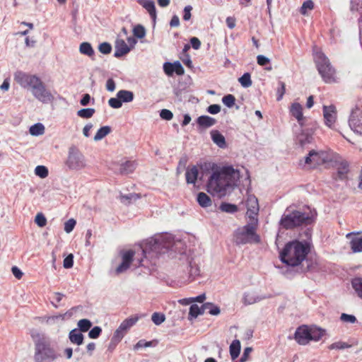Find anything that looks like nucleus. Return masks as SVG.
<instances>
[{
  "mask_svg": "<svg viewBox=\"0 0 362 362\" xmlns=\"http://www.w3.org/2000/svg\"><path fill=\"white\" fill-rule=\"evenodd\" d=\"M211 173L208 177L206 189L213 196L223 197L233 189L239 178V171L232 165L220 166L214 163H209Z\"/></svg>",
  "mask_w": 362,
  "mask_h": 362,
  "instance_id": "nucleus-1",
  "label": "nucleus"
},
{
  "mask_svg": "<svg viewBox=\"0 0 362 362\" xmlns=\"http://www.w3.org/2000/svg\"><path fill=\"white\" fill-rule=\"evenodd\" d=\"M305 236L309 240L300 241L295 240L287 243L280 252L281 261L291 268H288L286 275L291 276L292 270L294 267L300 265L306 258L311 250V230L307 228L305 231Z\"/></svg>",
  "mask_w": 362,
  "mask_h": 362,
  "instance_id": "nucleus-2",
  "label": "nucleus"
},
{
  "mask_svg": "<svg viewBox=\"0 0 362 362\" xmlns=\"http://www.w3.org/2000/svg\"><path fill=\"white\" fill-rule=\"evenodd\" d=\"M15 81L23 88H29L35 98L42 103H49L54 100L51 92L46 88L45 84L36 75L23 71H17Z\"/></svg>",
  "mask_w": 362,
  "mask_h": 362,
  "instance_id": "nucleus-3",
  "label": "nucleus"
},
{
  "mask_svg": "<svg viewBox=\"0 0 362 362\" xmlns=\"http://www.w3.org/2000/svg\"><path fill=\"white\" fill-rule=\"evenodd\" d=\"M31 337L35 344V362H53L59 355L52 346L49 337L37 332L31 333Z\"/></svg>",
  "mask_w": 362,
  "mask_h": 362,
  "instance_id": "nucleus-4",
  "label": "nucleus"
},
{
  "mask_svg": "<svg viewBox=\"0 0 362 362\" xmlns=\"http://www.w3.org/2000/svg\"><path fill=\"white\" fill-rule=\"evenodd\" d=\"M173 238L169 235H160L148 240L142 248L145 258H158L159 255L173 250Z\"/></svg>",
  "mask_w": 362,
  "mask_h": 362,
  "instance_id": "nucleus-5",
  "label": "nucleus"
},
{
  "mask_svg": "<svg viewBox=\"0 0 362 362\" xmlns=\"http://www.w3.org/2000/svg\"><path fill=\"white\" fill-rule=\"evenodd\" d=\"M316 214L312 212H303L298 210L291 211L286 209L280 220V225L282 228L290 230L298 226H307L311 225L315 219Z\"/></svg>",
  "mask_w": 362,
  "mask_h": 362,
  "instance_id": "nucleus-6",
  "label": "nucleus"
},
{
  "mask_svg": "<svg viewBox=\"0 0 362 362\" xmlns=\"http://www.w3.org/2000/svg\"><path fill=\"white\" fill-rule=\"evenodd\" d=\"M257 223L251 221L244 226L237 228L233 234L234 243L237 245L259 243L260 238L256 233Z\"/></svg>",
  "mask_w": 362,
  "mask_h": 362,
  "instance_id": "nucleus-7",
  "label": "nucleus"
},
{
  "mask_svg": "<svg viewBox=\"0 0 362 362\" xmlns=\"http://www.w3.org/2000/svg\"><path fill=\"white\" fill-rule=\"evenodd\" d=\"M315 62L317 71L325 83H332L334 81V69L332 66L329 59L322 52H317Z\"/></svg>",
  "mask_w": 362,
  "mask_h": 362,
  "instance_id": "nucleus-8",
  "label": "nucleus"
},
{
  "mask_svg": "<svg viewBox=\"0 0 362 362\" xmlns=\"http://www.w3.org/2000/svg\"><path fill=\"white\" fill-rule=\"evenodd\" d=\"M65 165L69 170H79L86 167L85 157L75 146L69 147Z\"/></svg>",
  "mask_w": 362,
  "mask_h": 362,
  "instance_id": "nucleus-9",
  "label": "nucleus"
},
{
  "mask_svg": "<svg viewBox=\"0 0 362 362\" xmlns=\"http://www.w3.org/2000/svg\"><path fill=\"white\" fill-rule=\"evenodd\" d=\"M332 160L330 151L311 150L305 157V164L310 165L313 168L329 163Z\"/></svg>",
  "mask_w": 362,
  "mask_h": 362,
  "instance_id": "nucleus-10",
  "label": "nucleus"
},
{
  "mask_svg": "<svg viewBox=\"0 0 362 362\" xmlns=\"http://www.w3.org/2000/svg\"><path fill=\"white\" fill-rule=\"evenodd\" d=\"M139 320V317L136 316H131L127 319H125L119 325L118 328L115 331L112 338H111V344H114V346H117V344L121 341L127 332L134 326L137 321Z\"/></svg>",
  "mask_w": 362,
  "mask_h": 362,
  "instance_id": "nucleus-11",
  "label": "nucleus"
},
{
  "mask_svg": "<svg viewBox=\"0 0 362 362\" xmlns=\"http://www.w3.org/2000/svg\"><path fill=\"white\" fill-rule=\"evenodd\" d=\"M134 252L132 250H129L122 252V262L116 268V274H119L126 272L130 267L131 263L134 261ZM137 262L136 266H143V259H134Z\"/></svg>",
  "mask_w": 362,
  "mask_h": 362,
  "instance_id": "nucleus-12",
  "label": "nucleus"
},
{
  "mask_svg": "<svg viewBox=\"0 0 362 362\" xmlns=\"http://www.w3.org/2000/svg\"><path fill=\"white\" fill-rule=\"evenodd\" d=\"M247 215L253 222L257 223V215L259 212L258 200L254 195H249L246 201Z\"/></svg>",
  "mask_w": 362,
  "mask_h": 362,
  "instance_id": "nucleus-13",
  "label": "nucleus"
},
{
  "mask_svg": "<svg viewBox=\"0 0 362 362\" xmlns=\"http://www.w3.org/2000/svg\"><path fill=\"white\" fill-rule=\"evenodd\" d=\"M310 327L307 325L299 326L294 334V339L300 345H306L310 341Z\"/></svg>",
  "mask_w": 362,
  "mask_h": 362,
  "instance_id": "nucleus-14",
  "label": "nucleus"
},
{
  "mask_svg": "<svg viewBox=\"0 0 362 362\" xmlns=\"http://www.w3.org/2000/svg\"><path fill=\"white\" fill-rule=\"evenodd\" d=\"M163 71L166 75L171 76L175 73L177 76H182L185 73V69L179 61L171 62H165L163 64Z\"/></svg>",
  "mask_w": 362,
  "mask_h": 362,
  "instance_id": "nucleus-15",
  "label": "nucleus"
},
{
  "mask_svg": "<svg viewBox=\"0 0 362 362\" xmlns=\"http://www.w3.org/2000/svg\"><path fill=\"white\" fill-rule=\"evenodd\" d=\"M323 116L325 124L332 127L334 124L337 118L336 107L334 105L323 106Z\"/></svg>",
  "mask_w": 362,
  "mask_h": 362,
  "instance_id": "nucleus-16",
  "label": "nucleus"
},
{
  "mask_svg": "<svg viewBox=\"0 0 362 362\" xmlns=\"http://www.w3.org/2000/svg\"><path fill=\"white\" fill-rule=\"evenodd\" d=\"M137 2L141 5L149 13L153 25L156 24L157 13L155 3L153 0H137Z\"/></svg>",
  "mask_w": 362,
  "mask_h": 362,
  "instance_id": "nucleus-17",
  "label": "nucleus"
},
{
  "mask_svg": "<svg viewBox=\"0 0 362 362\" xmlns=\"http://www.w3.org/2000/svg\"><path fill=\"white\" fill-rule=\"evenodd\" d=\"M131 50L124 40H117L115 46L114 57L116 58L122 57V56L128 54Z\"/></svg>",
  "mask_w": 362,
  "mask_h": 362,
  "instance_id": "nucleus-18",
  "label": "nucleus"
},
{
  "mask_svg": "<svg viewBox=\"0 0 362 362\" xmlns=\"http://www.w3.org/2000/svg\"><path fill=\"white\" fill-rule=\"evenodd\" d=\"M296 140L301 147H304L305 145L312 143L313 141L312 131L309 129H302L301 133L297 136Z\"/></svg>",
  "mask_w": 362,
  "mask_h": 362,
  "instance_id": "nucleus-19",
  "label": "nucleus"
},
{
  "mask_svg": "<svg viewBox=\"0 0 362 362\" xmlns=\"http://www.w3.org/2000/svg\"><path fill=\"white\" fill-rule=\"evenodd\" d=\"M349 172V164L346 160H341L337 163V179L346 180Z\"/></svg>",
  "mask_w": 362,
  "mask_h": 362,
  "instance_id": "nucleus-20",
  "label": "nucleus"
},
{
  "mask_svg": "<svg viewBox=\"0 0 362 362\" xmlns=\"http://www.w3.org/2000/svg\"><path fill=\"white\" fill-rule=\"evenodd\" d=\"M199 175V170L196 165L188 166L185 172V179L187 184H195Z\"/></svg>",
  "mask_w": 362,
  "mask_h": 362,
  "instance_id": "nucleus-21",
  "label": "nucleus"
},
{
  "mask_svg": "<svg viewBox=\"0 0 362 362\" xmlns=\"http://www.w3.org/2000/svg\"><path fill=\"white\" fill-rule=\"evenodd\" d=\"M269 297V296H256L254 293L246 292L244 293L243 301L245 305H252Z\"/></svg>",
  "mask_w": 362,
  "mask_h": 362,
  "instance_id": "nucleus-22",
  "label": "nucleus"
},
{
  "mask_svg": "<svg viewBox=\"0 0 362 362\" xmlns=\"http://www.w3.org/2000/svg\"><path fill=\"white\" fill-rule=\"evenodd\" d=\"M136 165L137 164L135 161L127 160L121 163L119 168V173L122 175L132 173L135 170Z\"/></svg>",
  "mask_w": 362,
  "mask_h": 362,
  "instance_id": "nucleus-23",
  "label": "nucleus"
},
{
  "mask_svg": "<svg viewBox=\"0 0 362 362\" xmlns=\"http://www.w3.org/2000/svg\"><path fill=\"white\" fill-rule=\"evenodd\" d=\"M197 123L200 128L206 129L214 126L216 120L208 115H202L197 119Z\"/></svg>",
  "mask_w": 362,
  "mask_h": 362,
  "instance_id": "nucleus-24",
  "label": "nucleus"
},
{
  "mask_svg": "<svg viewBox=\"0 0 362 362\" xmlns=\"http://www.w3.org/2000/svg\"><path fill=\"white\" fill-rule=\"evenodd\" d=\"M211 139L219 148H226V141L224 136L218 130H212L211 132Z\"/></svg>",
  "mask_w": 362,
  "mask_h": 362,
  "instance_id": "nucleus-25",
  "label": "nucleus"
},
{
  "mask_svg": "<svg viewBox=\"0 0 362 362\" xmlns=\"http://www.w3.org/2000/svg\"><path fill=\"white\" fill-rule=\"evenodd\" d=\"M69 339L71 343L81 345L83 343V335L77 329H72L69 334Z\"/></svg>",
  "mask_w": 362,
  "mask_h": 362,
  "instance_id": "nucleus-26",
  "label": "nucleus"
},
{
  "mask_svg": "<svg viewBox=\"0 0 362 362\" xmlns=\"http://www.w3.org/2000/svg\"><path fill=\"white\" fill-rule=\"evenodd\" d=\"M197 202L202 208H207L212 204L211 199L204 192H199L197 195Z\"/></svg>",
  "mask_w": 362,
  "mask_h": 362,
  "instance_id": "nucleus-27",
  "label": "nucleus"
},
{
  "mask_svg": "<svg viewBox=\"0 0 362 362\" xmlns=\"http://www.w3.org/2000/svg\"><path fill=\"white\" fill-rule=\"evenodd\" d=\"M240 349V341L238 339L233 340L229 347L230 357L233 361L235 360L239 356Z\"/></svg>",
  "mask_w": 362,
  "mask_h": 362,
  "instance_id": "nucleus-28",
  "label": "nucleus"
},
{
  "mask_svg": "<svg viewBox=\"0 0 362 362\" xmlns=\"http://www.w3.org/2000/svg\"><path fill=\"white\" fill-rule=\"evenodd\" d=\"M290 113L297 121H300L303 116L302 105L298 103H293L290 107Z\"/></svg>",
  "mask_w": 362,
  "mask_h": 362,
  "instance_id": "nucleus-29",
  "label": "nucleus"
},
{
  "mask_svg": "<svg viewBox=\"0 0 362 362\" xmlns=\"http://www.w3.org/2000/svg\"><path fill=\"white\" fill-rule=\"evenodd\" d=\"M350 247L353 252H362V235L354 236L350 241Z\"/></svg>",
  "mask_w": 362,
  "mask_h": 362,
  "instance_id": "nucleus-30",
  "label": "nucleus"
},
{
  "mask_svg": "<svg viewBox=\"0 0 362 362\" xmlns=\"http://www.w3.org/2000/svg\"><path fill=\"white\" fill-rule=\"evenodd\" d=\"M117 96L119 98L122 104L123 103L132 102L134 97L133 92L127 90H119L117 93Z\"/></svg>",
  "mask_w": 362,
  "mask_h": 362,
  "instance_id": "nucleus-31",
  "label": "nucleus"
},
{
  "mask_svg": "<svg viewBox=\"0 0 362 362\" xmlns=\"http://www.w3.org/2000/svg\"><path fill=\"white\" fill-rule=\"evenodd\" d=\"M310 341H318L325 335V330L317 327H310Z\"/></svg>",
  "mask_w": 362,
  "mask_h": 362,
  "instance_id": "nucleus-32",
  "label": "nucleus"
},
{
  "mask_svg": "<svg viewBox=\"0 0 362 362\" xmlns=\"http://www.w3.org/2000/svg\"><path fill=\"white\" fill-rule=\"evenodd\" d=\"M79 52L84 55L91 57L94 55V49L90 43L84 42H82L79 46Z\"/></svg>",
  "mask_w": 362,
  "mask_h": 362,
  "instance_id": "nucleus-33",
  "label": "nucleus"
},
{
  "mask_svg": "<svg viewBox=\"0 0 362 362\" xmlns=\"http://www.w3.org/2000/svg\"><path fill=\"white\" fill-rule=\"evenodd\" d=\"M351 286L356 295L362 299V277H355L351 280Z\"/></svg>",
  "mask_w": 362,
  "mask_h": 362,
  "instance_id": "nucleus-34",
  "label": "nucleus"
},
{
  "mask_svg": "<svg viewBox=\"0 0 362 362\" xmlns=\"http://www.w3.org/2000/svg\"><path fill=\"white\" fill-rule=\"evenodd\" d=\"M349 124L351 129L358 131L357 128L360 127L361 119L358 118L356 112H351L349 119Z\"/></svg>",
  "mask_w": 362,
  "mask_h": 362,
  "instance_id": "nucleus-35",
  "label": "nucleus"
},
{
  "mask_svg": "<svg viewBox=\"0 0 362 362\" xmlns=\"http://www.w3.org/2000/svg\"><path fill=\"white\" fill-rule=\"evenodd\" d=\"M112 131V129L110 126H103L100 127L96 132L94 136V141H98L103 139L107 134H109Z\"/></svg>",
  "mask_w": 362,
  "mask_h": 362,
  "instance_id": "nucleus-36",
  "label": "nucleus"
},
{
  "mask_svg": "<svg viewBox=\"0 0 362 362\" xmlns=\"http://www.w3.org/2000/svg\"><path fill=\"white\" fill-rule=\"evenodd\" d=\"M140 198V194L136 193H129L128 194H122L119 195V200L124 204H129L132 200H136Z\"/></svg>",
  "mask_w": 362,
  "mask_h": 362,
  "instance_id": "nucleus-37",
  "label": "nucleus"
},
{
  "mask_svg": "<svg viewBox=\"0 0 362 362\" xmlns=\"http://www.w3.org/2000/svg\"><path fill=\"white\" fill-rule=\"evenodd\" d=\"M29 132L32 136H40L45 133V127L42 123H36L30 127Z\"/></svg>",
  "mask_w": 362,
  "mask_h": 362,
  "instance_id": "nucleus-38",
  "label": "nucleus"
},
{
  "mask_svg": "<svg viewBox=\"0 0 362 362\" xmlns=\"http://www.w3.org/2000/svg\"><path fill=\"white\" fill-rule=\"evenodd\" d=\"M219 209L221 211L229 214H233L238 211V209L235 204L227 202H222L219 206Z\"/></svg>",
  "mask_w": 362,
  "mask_h": 362,
  "instance_id": "nucleus-39",
  "label": "nucleus"
},
{
  "mask_svg": "<svg viewBox=\"0 0 362 362\" xmlns=\"http://www.w3.org/2000/svg\"><path fill=\"white\" fill-rule=\"evenodd\" d=\"M95 110L94 108H83L77 112V115L83 119H89L93 117Z\"/></svg>",
  "mask_w": 362,
  "mask_h": 362,
  "instance_id": "nucleus-40",
  "label": "nucleus"
},
{
  "mask_svg": "<svg viewBox=\"0 0 362 362\" xmlns=\"http://www.w3.org/2000/svg\"><path fill=\"white\" fill-rule=\"evenodd\" d=\"M238 81L243 88H248L252 86V80L250 74L248 72L244 73L241 77L238 78Z\"/></svg>",
  "mask_w": 362,
  "mask_h": 362,
  "instance_id": "nucleus-41",
  "label": "nucleus"
},
{
  "mask_svg": "<svg viewBox=\"0 0 362 362\" xmlns=\"http://www.w3.org/2000/svg\"><path fill=\"white\" fill-rule=\"evenodd\" d=\"M202 315V312L200 311L199 306L197 304H192L189 307V317L188 319L192 320L193 319L197 318L199 315Z\"/></svg>",
  "mask_w": 362,
  "mask_h": 362,
  "instance_id": "nucleus-42",
  "label": "nucleus"
},
{
  "mask_svg": "<svg viewBox=\"0 0 362 362\" xmlns=\"http://www.w3.org/2000/svg\"><path fill=\"white\" fill-rule=\"evenodd\" d=\"M133 34L136 37L141 39L146 36V31L142 25L138 24L134 27Z\"/></svg>",
  "mask_w": 362,
  "mask_h": 362,
  "instance_id": "nucleus-43",
  "label": "nucleus"
},
{
  "mask_svg": "<svg viewBox=\"0 0 362 362\" xmlns=\"http://www.w3.org/2000/svg\"><path fill=\"white\" fill-rule=\"evenodd\" d=\"M78 327L80 332H87L92 327V322L88 319H82L78 322Z\"/></svg>",
  "mask_w": 362,
  "mask_h": 362,
  "instance_id": "nucleus-44",
  "label": "nucleus"
},
{
  "mask_svg": "<svg viewBox=\"0 0 362 362\" xmlns=\"http://www.w3.org/2000/svg\"><path fill=\"white\" fill-rule=\"evenodd\" d=\"M151 320L156 325H160L165 320V316L163 313L156 312L153 313Z\"/></svg>",
  "mask_w": 362,
  "mask_h": 362,
  "instance_id": "nucleus-45",
  "label": "nucleus"
},
{
  "mask_svg": "<svg viewBox=\"0 0 362 362\" xmlns=\"http://www.w3.org/2000/svg\"><path fill=\"white\" fill-rule=\"evenodd\" d=\"M222 103L227 107H232L235 103V98L232 94H228L222 98Z\"/></svg>",
  "mask_w": 362,
  "mask_h": 362,
  "instance_id": "nucleus-46",
  "label": "nucleus"
},
{
  "mask_svg": "<svg viewBox=\"0 0 362 362\" xmlns=\"http://www.w3.org/2000/svg\"><path fill=\"white\" fill-rule=\"evenodd\" d=\"M35 173L41 178H45L48 176L49 171L47 167L44 165H37L35 169Z\"/></svg>",
  "mask_w": 362,
  "mask_h": 362,
  "instance_id": "nucleus-47",
  "label": "nucleus"
},
{
  "mask_svg": "<svg viewBox=\"0 0 362 362\" xmlns=\"http://www.w3.org/2000/svg\"><path fill=\"white\" fill-rule=\"evenodd\" d=\"M205 307L208 308L207 313L211 315H217L221 312L220 308L212 303H206Z\"/></svg>",
  "mask_w": 362,
  "mask_h": 362,
  "instance_id": "nucleus-48",
  "label": "nucleus"
},
{
  "mask_svg": "<svg viewBox=\"0 0 362 362\" xmlns=\"http://www.w3.org/2000/svg\"><path fill=\"white\" fill-rule=\"evenodd\" d=\"M286 92V85L283 81H279V88L276 90V100L280 101L282 100L283 96Z\"/></svg>",
  "mask_w": 362,
  "mask_h": 362,
  "instance_id": "nucleus-49",
  "label": "nucleus"
},
{
  "mask_svg": "<svg viewBox=\"0 0 362 362\" xmlns=\"http://www.w3.org/2000/svg\"><path fill=\"white\" fill-rule=\"evenodd\" d=\"M351 10L362 14V0H351Z\"/></svg>",
  "mask_w": 362,
  "mask_h": 362,
  "instance_id": "nucleus-50",
  "label": "nucleus"
},
{
  "mask_svg": "<svg viewBox=\"0 0 362 362\" xmlns=\"http://www.w3.org/2000/svg\"><path fill=\"white\" fill-rule=\"evenodd\" d=\"M99 51L103 54H108L112 51V46L109 42H103L98 46Z\"/></svg>",
  "mask_w": 362,
  "mask_h": 362,
  "instance_id": "nucleus-51",
  "label": "nucleus"
},
{
  "mask_svg": "<svg viewBox=\"0 0 362 362\" xmlns=\"http://www.w3.org/2000/svg\"><path fill=\"white\" fill-rule=\"evenodd\" d=\"M35 222L39 227H44L47 224V219L45 215L42 213H38L35 218Z\"/></svg>",
  "mask_w": 362,
  "mask_h": 362,
  "instance_id": "nucleus-52",
  "label": "nucleus"
},
{
  "mask_svg": "<svg viewBox=\"0 0 362 362\" xmlns=\"http://www.w3.org/2000/svg\"><path fill=\"white\" fill-rule=\"evenodd\" d=\"M102 333V329L99 326H95L88 332V337L90 339H97Z\"/></svg>",
  "mask_w": 362,
  "mask_h": 362,
  "instance_id": "nucleus-53",
  "label": "nucleus"
},
{
  "mask_svg": "<svg viewBox=\"0 0 362 362\" xmlns=\"http://www.w3.org/2000/svg\"><path fill=\"white\" fill-rule=\"evenodd\" d=\"M340 320L344 322L354 324L357 322L356 317L354 315L342 313L340 316Z\"/></svg>",
  "mask_w": 362,
  "mask_h": 362,
  "instance_id": "nucleus-54",
  "label": "nucleus"
},
{
  "mask_svg": "<svg viewBox=\"0 0 362 362\" xmlns=\"http://www.w3.org/2000/svg\"><path fill=\"white\" fill-rule=\"evenodd\" d=\"M314 7V4L311 0H307L303 2L302 6L300 7V12L303 15H305L307 13V10H311Z\"/></svg>",
  "mask_w": 362,
  "mask_h": 362,
  "instance_id": "nucleus-55",
  "label": "nucleus"
},
{
  "mask_svg": "<svg viewBox=\"0 0 362 362\" xmlns=\"http://www.w3.org/2000/svg\"><path fill=\"white\" fill-rule=\"evenodd\" d=\"M351 346L346 342L337 341L334 342L329 346V349H344L349 348Z\"/></svg>",
  "mask_w": 362,
  "mask_h": 362,
  "instance_id": "nucleus-56",
  "label": "nucleus"
},
{
  "mask_svg": "<svg viewBox=\"0 0 362 362\" xmlns=\"http://www.w3.org/2000/svg\"><path fill=\"white\" fill-rule=\"evenodd\" d=\"M153 341H146L145 339H140L134 346V349L138 350L141 348H146L153 346Z\"/></svg>",
  "mask_w": 362,
  "mask_h": 362,
  "instance_id": "nucleus-57",
  "label": "nucleus"
},
{
  "mask_svg": "<svg viewBox=\"0 0 362 362\" xmlns=\"http://www.w3.org/2000/svg\"><path fill=\"white\" fill-rule=\"evenodd\" d=\"M76 221L74 218H70L64 223V230L66 233H71L75 226H76Z\"/></svg>",
  "mask_w": 362,
  "mask_h": 362,
  "instance_id": "nucleus-58",
  "label": "nucleus"
},
{
  "mask_svg": "<svg viewBox=\"0 0 362 362\" xmlns=\"http://www.w3.org/2000/svg\"><path fill=\"white\" fill-rule=\"evenodd\" d=\"M74 265V255L72 254L68 255L63 261V266L65 269H70Z\"/></svg>",
  "mask_w": 362,
  "mask_h": 362,
  "instance_id": "nucleus-59",
  "label": "nucleus"
},
{
  "mask_svg": "<svg viewBox=\"0 0 362 362\" xmlns=\"http://www.w3.org/2000/svg\"><path fill=\"white\" fill-rule=\"evenodd\" d=\"M109 105L115 109L120 108L122 105L119 98L117 96L116 98H111L108 100Z\"/></svg>",
  "mask_w": 362,
  "mask_h": 362,
  "instance_id": "nucleus-60",
  "label": "nucleus"
},
{
  "mask_svg": "<svg viewBox=\"0 0 362 362\" xmlns=\"http://www.w3.org/2000/svg\"><path fill=\"white\" fill-rule=\"evenodd\" d=\"M160 117L165 120H170L173 117V112L167 109H163L160 112Z\"/></svg>",
  "mask_w": 362,
  "mask_h": 362,
  "instance_id": "nucleus-61",
  "label": "nucleus"
},
{
  "mask_svg": "<svg viewBox=\"0 0 362 362\" xmlns=\"http://www.w3.org/2000/svg\"><path fill=\"white\" fill-rule=\"evenodd\" d=\"M192 10V6L190 5L186 6L184 8V10H183V13H183V20L184 21H188L190 20L191 16H192V14H191Z\"/></svg>",
  "mask_w": 362,
  "mask_h": 362,
  "instance_id": "nucleus-62",
  "label": "nucleus"
},
{
  "mask_svg": "<svg viewBox=\"0 0 362 362\" xmlns=\"http://www.w3.org/2000/svg\"><path fill=\"white\" fill-rule=\"evenodd\" d=\"M207 112L212 115L218 114L221 111V106L218 104H213L209 105L207 109Z\"/></svg>",
  "mask_w": 362,
  "mask_h": 362,
  "instance_id": "nucleus-63",
  "label": "nucleus"
},
{
  "mask_svg": "<svg viewBox=\"0 0 362 362\" xmlns=\"http://www.w3.org/2000/svg\"><path fill=\"white\" fill-rule=\"evenodd\" d=\"M257 62L260 66H266L269 64L270 59L264 55L259 54L257 57Z\"/></svg>",
  "mask_w": 362,
  "mask_h": 362,
  "instance_id": "nucleus-64",
  "label": "nucleus"
}]
</instances>
